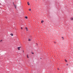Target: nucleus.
<instances>
[{"instance_id":"nucleus-6","label":"nucleus","mask_w":73,"mask_h":73,"mask_svg":"<svg viewBox=\"0 0 73 73\" xmlns=\"http://www.w3.org/2000/svg\"><path fill=\"white\" fill-rule=\"evenodd\" d=\"M70 19L71 20H73V18H71Z\"/></svg>"},{"instance_id":"nucleus-16","label":"nucleus","mask_w":73,"mask_h":73,"mask_svg":"<svg viewBox=\"0 0 73 73\" xmlns=\"http://www.w3.org/2000/svg\"><path fill=\"white\" fill-rule=\"evenodd\" d=\"M1 41H2V40H1L0 41V42H1Z\"/></svg>"},{"instance_id":"nucleus-15","label":"nucleus","mask_w":73,"mask_h":73,"mask_svg":"<svg viewBox=\"0 0 73 73\" xmlns=\"http://www.w3.org/2000/svg\"><path fill=\"white\" fill-rule=\"evenodd\" d=\"M65 61H66V62H67V61H66V60H65Z\"/></svg>"},{"instance_id":"nucleus-17","label":"nucleus","mask_w":73,"mask_h":73,"mask_svg":"<svg viewBox=\"0 0 73 73\" xmlns=\"http://www.w3.org/2000/svg\"><path fill=\"white\" fill-rule=\"evenodd\" d=\"M67 66H68V64H67Z\"/></svg>"},{"instance_id":"nucleus-1","label":"nucleus","mask_w":73,"mask_h":73,"mask_svg":"<svg viewBox=\"0 0 73 73\" xmlns=\"http://www.w3.org/2000/svg\"><path fill=\"white\" fill-rule=\"evenodd\" d=\"M20 48H21V47H18L17 48L19 50H20Z\"/></svg>"},{"instance_id":"nucleus-14","label":"nucleus","mask_w":73,"mask_h":73,"mask_svg":"<svg viewBox=\"0 0 73 73\" xmlns=\"http://www.w3.org/2000/svg\"><path fill=\"white\" fill-rule=\"evenodd\" d=\"M62 38H63L62 39H63V40H64V38H63V37H62Z\"/></svg>"},{"instance_id":"nucleus-11","label":"nucleus","mask_w":73,"mask_h":73,"mask_svg":"<svg viewBox=\"0 0 73 73\" xmlns=\"http://www.w3.org/2000/svg\"><path fill=\"white\" fill-rule=\"evenodd\" d=\"M29 11H31V9H29Z\"/></svg>"},{"instance_id":"nucleus-10","label":"nucleus","mask_w":73,"mask_h":73,"mask_svg":"<svg viewBox=\"0 0 73 73\" xmlns=\"http://www.w3.org/2000/svg\"><path fill=\"white\" fill-rule=\"evenodd\" d=\"M29 41H31V39H29Z\"/></svg>"},{"instance_id":"nucleus-13","label":"nucleus","mask_w":73,"mask_h":73,"mask_svg":"<svg viewBox=\"0 0 73 73\" xmlns=\"http://www.w3.org/2000/svg\"><path fill=\"white\" fill-rule=\"evenodd\" d=\"M32 54H34V53L32 52Z\"/></svg>"},{"instance_id":"nucleus-8","label":"nucleus","mask_w":73,"mask_h":73,"mask_svg":"<svg viewBox=\"0 0 73 73\" xmlns=\"http://www.w3.org/2000/svg\"><path fill=\"white\" fill-rule=\"evenodd\" d=\"M25 19H28V17H25Z\"/></svg>"},{"instance_id":"nucleus-3","label":"nucleus","mask_w":73,"mask_h":73,"mask_svg":"<svg viewBox=\"0 0 73 73\" xmlns=\"http://www.w3.org/2000/svg\"><path fill=\"white\" fill-rule=\"evenodd\" d=\"M29 3V2H27V4L28 5H30V4Z\"/></svg>"},{"instance_id":"nucleus-9","label":"nucleus","mask_w":73,"mask_h":73,"mask_svg":"<svg viewBox=\"0 0 73 73\" xmlns=\"http://www.w3.org/2000/svg\"><path fill=\"white\" fill-rule=\"evenodd\" d=\"M43 22H44V21H42L41 22V23H43Z\"/></svg>"},{"instance_id":"nucleus-12","label":"nucleus","mask_w":73,"mask_h":73,"mask_svg":"<svg viewBox=\"0 0 73 73\" xmlns=\"http://www.w3.org/2000/svg\"><path fill=\"white\" fill-rule=\"evenodd\" d=\"M21 29H23V27H21Z\"/></svg>"},{"instance_id":"nucleus-2","label":"nucleus","mask_w":73,"mask_h":73,"mask_svg":"<svg viewBox=\"0 0 73 73\" xmlns=\"http://www.w3.org/2000/svg\"><path fill=\"white\" fill-rule=\"evenodd\" d=\"M25 29H26V31H28V28L25 27Z\"/></svg>"},{"instance_id":"nucleus-5","label":"nucleus","mask_w":73,"mask_h":73,"mask_svg":"<svg viewBox=\"0 0 73 73\" xmlns=\"http://www.w3.org/2000/svg\"><path fill=\"white\" fill-rule=\"evenodd\" d=\"M27 58H29V56H28V54H27Z\"/></svg>"},{"instance_id":"nucleus-7","label":"nucleus","mask_w":73,"mask_h":73,"mask_svg":"<svg viewBox=\"0 0 73 73\" xmlns=\"http://www.w3.org/2000/svg\"><path fill=\"white\" fill-rule=\"evenodd\" d=\"M10 35H11V36H13V34L12 33H11Z\"/></svg>"},{"instance_id":"nucleus-4","label":"nucleus","mask_w":73,"mask_h":73,"mask_svg":"<svg viewBox=\"0 0 73 73\" xmlns=\"http://www.w3.org/2000/svg\"><path fill=\"white\" fill-rule=\"evenodd\" d=\"M13 5H15V8H16V5H15V4H14V3H13Z\"/></svg>"}]
</instances>
